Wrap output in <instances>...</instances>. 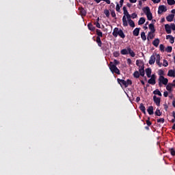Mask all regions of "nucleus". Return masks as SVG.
<instances>
[{
	"mask_svg": "<svg viewBox=\"0 0 175 175\" xmlns=\"http://www.w3.org/2000/svg\"><path fill=\"white\" fill-rule=\"evenodd\" d=\"M113 62L114 64H113V62H110L109 65V69L111 72H112L113 73H116V75H120V69L117 68V65L120 64V62L117 59H114Z\"/></svg>",
	"mask_w": 175,
	"mask_h": 175,
	"instance_id": "1",
	"label": "nucleus"
},
{
	"mask_svg": "<svg viewBox=\"0 0 175 175\" xmlns=\"http://www.w3.org/2000/svg\"><path fill=\"white\" fill-rule=\"evenodd\" d=\"M123 17H122V23H123V27H128V21H126V16L129 14V12H128V10H126V8L125 6L123 7Z\"/></svg>",
	"mask_w": 175,
	"mask_h": 175,
	"instance_id": "2",
	"label": "nucleus"
},
{
	"mask_svg": "<svg viewBox=\"0 0 175 175\" xmlns=\"http://www.w3.org/2000/svg\"><path fill=\"white\" fill-rule=\"evenodd\" d=\"M159 86L163 87V85H167V83H169V79L165 78L163 76H159Z\"/></svg>",
	"mask_w": 175,
	"mask_h": 175,
	"instance_id": "3",
	"label": "nucleus"
},
{
	"mask_svg": "<svg viewBox=\"0 0 175 175\" xmlns=\"http://www.w3.org/2000/svg\"><path fill=\"white\" fill-rule=\"evenodd\" d=\"M167 8L165 5H160L158 10V14H162V13L167 12Z\"/></svg>",
	"mask_w": 175,
	"mask_h": 175,
	"instance_id": "4",
	"label": "nucleus"
},
{
	"mask_svg": "<svg viewBox=\"0 0 175 175\" xmlns=\"http://www.w3.org/2000/svg\"><path fill=\"white\" fill-rule=\"evenodd\" d=\"M120 29L118 27H115L113 29V31L112 32V35L113 36H114V38H117V36H118V35L120 34Z\"/></svg>",
	"mask_w": 175,
	"mask_h": 175,
	"instance_id": "5",
	"label": "nucleus"
},
{
	"mask_svg": "<svg viewBox=\"0 0 175 175\" xmlns=\"http://www.w3.org/2000/svg\"><path fill=\"white\" fill-rule=\"evenodd\" d=\"M153 100H154V103L157 105V106L161 105V98L157 97V96H154Z\"/></svg>",
	"mask_w": 175,
	"mask_h": 175,
	"instance_id": "6",
	"label": "nucleus"
},
{
	"mask_svg": "<svg viewBox=\"0 0 175 175\" xmlns=\"http://www.w3.org/2000/svg\"><path fill=\"white\" fill-rule=\"evenodd\" d=\"M117 81H118V84H120L121 87H122V85H124L126 88V81H125L124 79H120V78H118Z\"/></svg>",
	"mask_w": 175,
	"mask_h": 175,
	"instance_id": "7",
	"label": "nucleus"
},
{
	"mask_svg": "<svg viewBox=\"0 0 175 175\" xmlns=\"http://www.w3.org/2000/svg\"><path fill=\"white\" fill-rule=\"evenodd\" d=\"M156 59H157V57H155V55H151L149 59V64L154 65L155 64Z\"/></svg>",
	"mask_w": 175,
	"mask_h": 175,
	"instance_id": "8",
	"label": "nucleus"
},
{
	"mask_svg": "<svg viewBox=\"0 0 175 175\" xmlns=\"http://www.w3.org/2000/svg\"><path fill=\"white\" fill-rule=\"evenodd\" d=\"M156 64L161 68L162 66V63H161V55L159 54L156 55Z\"/></svg>",
	"mask_w": 175,
	"mask_h": 175,
	"instance_id": "9",
	"label": "nucleus"
},
{
	"mask_svg": "<svg viewBox=\"0 0 175 175\" xmlns=\"http://www.w3.org/2000/svg\"><path fill=\"white\" fill-rule=\"evenodd\" d=\"M139 33H140V28L136 27L133 31V36H139Z\"/></svg>",
	"mask_w": 175,
	"mask_h": 175,
	"instance_id": "10",
	"label": "nucleus"
},
{
	"mask_svg": "<svg viewBox=\"0 0 175 175\" xmlns=\"http://www.w3.org/2000/svg\"><path fill=\"white\" fill-rule=\"evenodd\" d=\"M165 32H167V33H172V27L171 26H170L169 24L165 25Z\"/></svg>",
	"mask_w": 175,
	"mask_h": 175,
	"instance_id": "11",
	"label": "nucleus"
},
{
	"mask_svg": "<svg viewBox=\"0 0 175 175\" xmlns=\"http://www.w3.org/2000/svg\"><path fill=\"white\" fill-rule=\"evenodd\" d=\"M174 18V14H169V16H166V20L169 23H172V21H173Z\"/></svg>",
	"mask_w": 175,
	"mask_h": 175,
	"instance_id": "12",
	"label": "nucleus"
},
{
	"mask_svg": "<svg viewBox=\"0 0 175 175\" xmlns=\"http://www.w3.org/2000/svg\"><path fill=\"white\" fill-rule=\"evenodd\" d=\"M120 53L122 54V55H127V54H129V47L127 48V49H122L120 51Z\"/></svg>",
	"mask_w": 175,
	"mask_h": 175,
	"instance_id": "13",
	"label": "nucleus"
},
{
	"mask_svg": "<svg viewBox=\"0 0 175 175\" xmlns=\"http://www.w3.org/2000/svg\"><path fill=\"white\" fill-rule=\"evenodd\" d=\"M167 76L169 77H175V70H169Z\"/></svg>",
	"mask_w": 175,
	"mask_h": 175,
	"instance_id": "14",
	"label": "nucleus"
},
{
	"mask_svg": "<svg viewBox=\"0 0 175 175\" xmlns=\"http://www.w3.org/2000/svg\"><path fill=\"white\" fill-rule=\"evenodd\" d=\"M147 111L150 116H152V114H154V107L150 106L148 108Z\"/></svg>",
	"mask_w": 175,
	"mask_h": 175,
	"instance_id": "15",
	"label": "nucleus"
},
{
	"mask_svg": "<svg viewBox=\"0 0 175 175\" xmlns=\"http://www.w3.org/2000/svg\"><path fill=\"white\" fill-rule=\"evenodd\" d=\"M139 110H141V111L142 113H144V114H146V107H144V104L141 103L139 105Z\"/></svg>",
	"mask_w": 175,
	"mask_h": 175,
	"instance_id": "16",
	"label": "nucleus"
},
{
	"mask_svg": "<svg viewBox=\"0 0 175 175\" xmlns=\"http://www.w3.org/2000/svg\"><path fill=\"white\" fill-rule=\"evenodd\" d=\"M145 71H146L147 77L148 78L151 77V73L152 72L151 68H146Z\"/></svg>",
	"mask_w": 175,
	"mask_h": 175,
	"instance_id": "17",
	"label": "nucleus"
},
{
	"mask_svg": "<svg viewBox=\"0 0 175 175\" xmlns=\"http://www.w3.org/2000/svg\"><path fill=\"white\" fill-rule=\"evenodd\" d=\"M146 23V18L141 17L138 21V25H143Z\"/></svg>",
	"mask_w": 175,
	"mask_h": 175,
	"instance_id": "18",
	"label": "nucleus"
},
{
	"mask_svg": "<svg viewBox=\"0 0 175 175\" xmlns=\"http://www.w3.org/2000/svg\"><path fill=\"white\" fill-rule=\"evenodd\" d=\"M159 38H156L154 40V41L152 42V44L153 46H154V47H158V46H159Z\"/></svg>",
	"mask_w": 175,
	"mask_h": 175,
	"instance_id": "19",
	"label": "nucleus"
},
{
	"mask_svg": "<svg viewBox=\"0 0 175 175\" xmlns=\"http://www.w3.org/2000/svg\"><path fill=\"white\" fill-rule=\"evenodd\" d=\"M149 29H150V31H149V32L154 33V32H155V27H154V24L150 23L149 25Z\"/></svg>",
	"mask_w": 175,
	"mask_h": 175,
	"instance_id": "20",
	"label": "nucleus"
},
{
	"mask_svg": "<svg viewBox=\"0 0 175 175\" xmlns=\"http://www.w3.org/2000/svg\"><path fill=\"white\" fill-rule=\"evenodd\" d=\"M152 39H154V33L149 32L147 37L148 42Z\"/></svg>",
	"mask_w": 175,
	"mask_h": 175,
	"instance_id": "21",
	"label": "nucleus"
},
{
	"mask_svg": "<svg viewBox=\"0 0 175 175\" xmlns=\"http://www.w3.org/2000/svg\"><path fill=\"white\" fill-rule=\"evenodd\" d=\"M97 38H103V33L100 31V30L96 29V30Z\"/></svg>",
	"mask_w": 175,
	"mask_h": 175,
	"instance_id": "22",
	"label": "nucleus"
},
{
	"mask_svg": "<svg viewBox=\"0 0 175 175\" xmlns=\"http://www.w3.org/2000/svg\"><path fill=\"white\" fill-rule=\"evenodd\" d=\"M143 12L144 13H145V14H148V13H151V11L150 10V7L144 8Z\"/></svg>",
	"mask_w": 175,
	"mask_h": 175,
	"instance_id": "23",
	"label": "nucleus"
},
{
	"mask_svg": "<svg viewBox=\"0 0 175 175\" xmlns=\"http://www.w3.org/2000/svg\"><path fill=\"white\" fill-rule=\"evenodd\" d=\"M96 42L98 46V47H102V40H100V38L96 37Z\"/></svg>",
	"mask_w": 175,
	"mask_h": 175,
	"instance_id": "24",
	"label": "nucleus"
},
{
	"mask_svg": "<svg viewBox=\"0 0 175 175\" xmlns=\"http://www.w3.org/2000/svg\"><path fill=\"white\" fill-rule=\"evenodd\" d=\"M148 84H151V85H155L157 83V81L155 79H150L148 81Z\"/></svg>",
	"mask_w": 175,
	"mask_h": 175,
	"instance_id": "25",
	"label": "nucleus"
},
{
	"mask_svg": "<svg viewBox=\"0 0 175 175\" xmlns=\"http://www.w3.org/2000/svg\"><path fill=\"white\" fill-rule=\"evenodd\" d=\"M88 27L90 31H95L96 29L95 27L94 26V25H92V23H89L88 25Z\"/></svg>",
	"mask_w": 175,
	"mask_h": 175,
	"instance_id": "26",
	"label": "nucleus"
},
{
	"mask_svg": "<svg viewBox=\"0 0 175 175\" xmlns=\"http://www.w3.org/2000/svg\"><path fill=\"white\" fill-rule=\"evenodd\" d=\"M169 38H170V43L173 44V43H174V38L172 37V36L171 35H168L166 36L167 40L169 39Z\"/></svg>",
	"mask_w": 175,
	"mask_h": 175,
	"instance_id": "27",
	"label": "nucleus"
},
{
	"mask_svg": "<svg viewBox=\"0 0 175 175\" xmlns=\"http://www.w3.org/2000/svg\"><path fill=\"white\" fill-rule=\"evenodd\" d=\"M118 36H120V38H122V39H125V34L124 33L122 29H120V33Z\"/></svg>",
	"mask_w": 175,
	"mask_h": 175,
	"instance_id": "28",
	"label": "nucleus"
},
{
	"mask_svg": "<svg viewBox=\"0 0 175 175\" xmlns=\"http://www.w3.org/2000/svg\"><path fill=\"white\" fill-rule=\"evenodd\" d=\"M129 25H130V27H131V28H135V22L132 20L130 19L129 21Z\"/></svg>",
	"mask_w": 175,
	"mask_h": 175,
	"instance_id": "29",
	"label": "nucleus"
},
{
	"mask_svg": "<svg viewBox=\"0 0 175 175\" xmlns=\"http://www.w3.org/2000/svg\"><path fill=\"white\" fill-rule=\"evenodd\" d=\"M153 94L154 95H159V96H162V93H161V91H159V90L156 89L154 92Z\"/></svg>",
	"mask_w": 175,
	"mask_h": 175,
	"instance_id": "30",
	"label": "nucleus"
},
{
	"mask_svg": "<svg viewBox=\"0 0 175 175\" xmlns=\"http://www.w3.org/2000/svg\"><path fill=\"white\" fill-rule=\"evenodd\" d=\"M129 54H130L131 57H135L136 54H135V52L132 51L131 48L129 47Z\"/></svg>",
	"mask_w": 175,
	"mask_h": 175,
	"instance_id": "31",
	"label": "nucleus"
},
{
	"mask_svg": "<svg viewBox=\"0 0 175 175\" xmlns=\"http://www.w3.org/2000/svg\"><path fill=\"white\" fill-rule=\"evenodd\" d=\"M154 114L158 117H161V116H162V112H161V110H159V109H157Z\"/></svg>",
	"mask_w": 175,
	"mask_h": 175,
	"instance_id": "32",
	"label": "nucleus"
},
{
	"mask_svg": "<svg viewBox=\"0 0 175 175\" xmlns=\"http://www.w3.org/2000/svg\"><path fill=\"white\" fill-rule=\"evenodd\" d=\"M141 38L144 41L147 40V37L146 36V33L144 31L141 33Z\"/></svg>",
	"mask_w": 175,
	"mask_h": 175,
	"instance_id": "33",
	"label": "nucleus"
},
{
	"mask_svg": "<svg viewBox=\"0 0 175 175\" xmlns=\"http://www.w3.org/2000/svg\"><path fill=\"white\" fill-rule=\"evenodd\" d=\"M133 77H135V79H139V77H140V73L139 72V71L134 72Z\"/></svg>",
	"mask_w": 175,
	"mask_h": 175,
	"instance_id": "34",
	"label": "nucleus"
},
{
	"mask_svg": "<svg viewBox=\"0 0 175 175\" xmlns=\"http://www.w3.org/2000/svg\"><path fill=\"white\" fill-rule=\"evenodd\" d=\"M144 63L143 62V61H142V60H139V59H137L136 60V65H137V66H139V67H140V66H142V65H143Z\"/></svg>",
	"mask_w": 175,
	"mask_h": 175,
	"instance_id": "35",
	"label": "nucleus"
},
{
	"mask_svg": "<svg viewBox=\"0 0 175 175\" xmlns=\"http://www.w3.org/2000/svg\"><path fill=\"white\" fill-rule=\"evenodd\" d=\"M146 16L149 21H151V20H152V13L149 12L148 14H146Z\"/></svg>",
	"mask_w": 175,
	"mask_h": 175,
	"instance_id": "36",
	"label": "nucleus"
},
{
	"mask_svg": "<svg viewBox=\"0 0 175 175\" xmlns=\"http://www.w3.org/2000/svg\"><path fill=\"white\" fill-rule=\"evenodd\" d=\"M169 152H170L172 157H175V150L173 148L169 149Z\"/></svg>",
	"mask_w": 175,
	"mask_h": 175,
	"instance_id": "37",
	"label": "nucleus"
},
{
	"mask_svg": "<svg viewBox=\"0 0 175 175\" xmlns=\"http://www.w3.org/2000/svg\"><path fill=\"white\" fill-rule=\"evenodd\" d=\"M111 15L112 17H113V18H115L116 20H117V17L116 15V11H114V10H111Z\"/></svg>",
	"mask_w": 175,
	"mask_h": 175,
	"instance_id": "38",
	"label": "nucleus"
},
{
	"mask_svg": "<svg viewBox=\"0 0 175 175\" xmlns=\"http://www.w3.org/2000/svg\"><path fill=\"white\" fill-rule=\"evenodd\" d=\"M104 14H105L106 17H110V12L109 11V10H105Z\"/></svg>",
	"mask_w": 175,
	"mask_h": 175,
	"instance_id": "39",
	"label": "nucleus"
},
{
	"mask_svg": "<svg viewBox=\"0 0 175 175\" xmlns=\"http://www.w3.org/2000/svg\"><path fill=\"white\" fill-rule=\"evenodd\" d=\"M167 2L168 5L172 6V5H175V1L174 0H167Z\"/></svg>",
	"mask_w": 175,
	"mask_h": 175,
	"instance_id": "40",
	"label": "nucleus"
},
{
	"mask_svg": "<svg viewBox=\"0 0 175 175\" xmlns=\"http://www.w3.org/2000/svg\"><path fill=\"white\" fill-rule=\"evenodd\" d=\"M173 50V48L170 46H167L166 49H165V51L166 53H172V51Z\"/></svg>",
	"mask_w": 175,
	"mask_h": 175,
	"instance_id": "41",
	"label": "nucleus"
},
{
	"mask_svg": "<svg viewBox=\"0 0 175 175\" xmlns=\"http://www.w3.org/2000/svg\"><path fill=\"white\" fill-rule=\"evenodd\" d=\"M160 51L165 53V46L163 44H161L159 46Z\"/></svg>",
	"mask_w": 175,
	"mask_h": 175,
	"instance_id": "42",
	"label": "nucleus"
},
{
	"mask_svg": "<svg viewBox=\"0 0 175 175\" xmlns=\"http://www.w3.org/2000/svg\"><path fill=\"white\" fill-rule=\"evenodd\" d=\"M126 87H128L129 85H132V81H131V79H127V80L126 81Z\"/></svg>",
	"mask_w": 175,
	"mask_h": 175,
	"instance_id": "43",
	"label": "nucleus"
},
{
	"mask_svg": "<svg viewBox=\"0 0 175 175\" xmlns=\"http://www.w3.org/2000/svg\"><path fill=\"white\" fill-rule=\"evenodd\" d=\"M172 86L170 85V83H168L166 86V90L167 91H169V92H172Z\"/></svg>",
	"mask_w": 175,
	"mask_h": 175,
	"instance_id": "44",
	"label": "nucleus"
},
{
	"mask_svg": "<svg viewBox=\"0 0 175 175\" xmlns=\"http://www.w3.org/2000/svg\"><path fill=\"white\" fill-rule=\"evenodd\" d=\"M146 122L148 126H151V125H152V122L150 121V117L148 118V120H146Z\"/></svg>",
	"mask_w": 175,
	"mask_h": 175,
	"instance_id": "45",
	"label": "nucleus"
},
{
	"mask_svg": "<svg viewBox=\"0 0 175 175\" xmlns=\"http://www.w3.org/2000/svg\"><path fill=\"white\" fill-rule=\"evenodd\" d=\"M81 14L82 16H87V11L85 10H84L83 8H82L81 10Z\"/></svg>",
	"mask_w": 175,
	"mask_h": 175,
	"instance_id": "46",
	"label": "nucleus"
},
{
	"mask_svg": "<svg viewBox=\"0 0 175 175\" xmlns=\"http://www.w3.org/2000/svg\"><path fill=\"white\" fill-rule=\"evenodd\" d=\"M121 6H120V4H118V3H116V12H121V9H120Z\"/></svg>",
	"mask_w": 175,
	"mask_h": 175,
	"instance_id": "47",
	"label": "nucleus"
},
{
	"mask_svg": "<svg viewBox=\"0 0 175 175\" xmlns=\"http://www.w3.org/2000/svg\"><path fill=\"white\" fill-rule=\"evenodd\" d=\"M113 57H115L116 58H118V57H120V52L118 51H115L113 52Z\"/></svg>",
	"mask_w": 175,
	"mask_h": 175,
	"instance_id": "48",
	"label": "nucleus"
},
{
	"mask_svg": "<svg viewBox=\"0 0 175 175\" xmlns=\"http://www.w3.org/2000/svg\"><path fill=\"white\" fill-rule=\"evenodd\" d=\"M159 76H164L165 75V71L163 70H159Z\"/></svg>",
	"mask_w": 175,
	"mask_h": 175,
	"instance_id": "49",
	"label": "nucleus"
},
{
	"mask_svg": "<svg viewBox=\"0 0 175 175\" xmlns=\"http://www.w3.org/2000/svg\"><path fill=\"white\" fill-rule=\"evenodd\" d=\"M139 76H142V77H144V75H146V73L144 72V70H139Z\"/></svg>",
	"mask_w": 175,
	"mask_h": 175,
	"instance_id": "50",
	"label": "nucleus"
},
{
	"mask_svg": "<svg viewBox=\"0 0 175 175\" xmlns=\"http://www.w3.org/2000/svg\"><path fill=\"white\" fill-rule=\"evenodd\" d=\"M169 63L167 62V60H163V66H165V68H166V66H168Z\"/></svg>",
	"mask_w": 175,
	"mask_h": 175,
	"instance_id": "51",
	"label": "nucleus"
},
{
	"mask_svg": "<svg viewBox=\"0 0 175 175\" xmlns=\"http://www.w3.org/2000/svg\"><path fill=\"white\" fill-rule=\"evenodd\" d=\"M157 122H161V124H163L165 122V118H162L157 120Z\"/></svg>",
	"mask_w": 175,
	"mask_h": 175,
	"instance_id": "52",
	"label": "nucleus"
},
{
	"mask_svg": "<svg viewBox=\"0 0 175 175\" xmlns=\"http://www.w3.org/2000/svg\"><path fill=\"white\" fill-rule=\"evenodd\" d=\"M137 17V14H136V12H134L131 14V18L134 19L136 18Z\"/></svg>",
	"mask_w": 175,
	"mask_h": 175,
	"instance_id": "53",
	"label": "nucleus"
},
{
	"mask_svg": "<svg viewBox=\"0 0 175 175\" xmlns=\"http://www.w3.org/2000/svg\"><path fill=\"white\" fill-rule=\"evenodd\" d=\"M170 26L171 27V29H172V31H175V24L174 23H171Z\"/></svg>",
	"mask_w": 175,
	"mask_h": 175,
	"instance_id": "54",
	"label": "nucleus"
},
{
	"mask_svg": "<svg viewBox=\"0 0 175 175\" xmlns=\"http://www.w3.org/2000/svg\"><path fill=\"white\" fill-rule=\"evenodd\" d=\"M164 107V109L165 110V111H167V109H169V105H167L166 103H165L163 105Z\"/></svg>",
	"mask_w": 175,
	"mask_h": 175,
	"instance_id": "55",
	"label": "nucleus"
},
{
	"mask_svg": "<svg viewBox=\"0 0 175 175\" xmlns=\"http://www.w3.org/2000/svg\"><path fill=\"white\" fill-rule=\"evenodd\" d=\"M101 1H104V2H106V3H107V5H110L111 3L110 0H100V3Z\"/></svg>",
	"mask_w": 175,
	"mask_h": 175,
	"instance_id": "56",
	"label": "nucleus"
},
{
	"mask_svg": "<svg viewBox=\"0 0 175 175\" xmlns=\"http://www.w3.org/2000/svg\"><path fill=\"white\" fill-rule=\"evenodd\" d=\"M150 79H153V80H156L157 79V75H152V76L150 75Z\"/></svg>",
	"mask_w": 175,
	"mask_h": 175,
	"instance_id": "57",
	"label": "nucleus"
},
{
	"mask_svg": "<svg viewBox=\"0 0 175 175\" xmlns=\"http://www.w3.org/2000/svg\"><path fill=\"white\" fill-rule=\"evenodd\" d=\"M168 95H169V92H167L166 91L163 92V96L165 98H167Z\"/></svg>",
	"mask_w": 175,
	"mask_h": 175,
	"instance_id": "58",
	"label": "nucleus"
},
{
	"mask_svg": "<svg viewBox=\"0 0 175 175\" xmlns=\"http://www.w3.org/2000/svg\"><path fill=\"white\" fill-rule=\"evenodd\" d=\"M139 70H144V64L141 65V66L139 67Z\"/></svg>",
	"mask_w": 175,
	"mask_h": 175,
	"instance_id": "59",
	"label": "nucleus"
},
{
	"mask_svg": "<svg viewBox=\"0 0 175 175\" xmlns=\"http://www.w3.org/2000/svg\"><path fill=\"white\" fill-rule=\"evenodd\" d=\"M127 64L129 65H132V60L129 58L127 59Z\"/></svg>",
	"mask_w": 175,
	"mask_h": 175,
	"instance_id": "60",
	"label": "nucleus"
},
{
	"mask_svg": "<svg viewBox=\"0 0 175 175\" xmlns=\"http://www.w3.org/2000/svg\"><path fill=\"white\" fill-rule=\"evenodd\" d=\"M126 16V18H127V21H129L130 20H131V17H132V16H131V14H128L127 16Z\"/></svg>",
	"mask_w": 175,
	"mask_h": 175,
	"instance_id": "61",
	"label": "nucleus"
},
{
	"mask_svg": "<svg viewBox=\"0 0 175 175\" xmlns=\"http://www.w3.org/2000/svg\"><path fill=\"white\" fill-rule=\"evenodd\" d=\"M122 5H124V0H120V8H122Z\"/></svg>",
	"mask_w": 175,
	"mask_h": 175,
	"instance_id": "62",
	"label": "nucleus"
},
{
	"mask_svg": "<svg viewBox=\"0 0 175 175\" xmlns=\"http://www.w3.org/2000/svg\"><path fill=\"white\" fill-rule=\"evenodd\" d=\"M96 27L97 28H100V24L98 23V22H97V23H96Z\"/></svg>",
	"mask_w": 175,
	"mask_h": 175,
	"instance_id": "63",
	"label": "nucleus"
},
{
	"mask_svg": "<svg viewBox=\"0 0 175 175\" xmlns=\"http://www.w3.org/2000/svg\"><path fill=\"white\" fill-rule=\"evenodd\" d=\"M173 83H170L171 87H174L175 88V79L173 81Z\"/></svg>",
	"mask_w": 175,
	"mask_h": 175,
	"instance_id": "64",
	"label": "nucleus"
}]
</instances>
